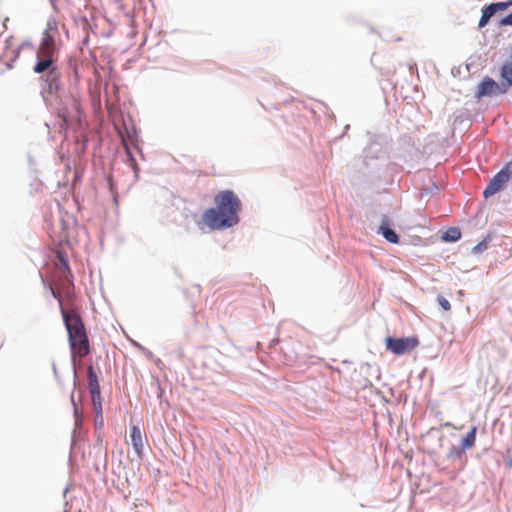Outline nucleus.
Segmentation results:
<instances>
[{"label":"nucleus","mask_w":512,"mask_h":512,"mask_svg":"<svg viewBox=\"0 0 512 512\" xmlns=\"http://www.w3.org/2000/svg\"><path fill=\"white\" fill-rule=\"evenodd\" d=\"M51 293L60 304V310L68 333V340L73 358H84L90 353V344L85 325L74 310H65L60 292L51 288Z\"/></svg>","instance_id":"f03ea898"},{"label":"nucleus","mask_w":512,"mask_h":512,"mask_svg":"<svg viewBox=\"0 0 512 512\" xmlns=\"http://www.w3.org/2000/svg\"><path fill=\"white\" fill-rule=\"evenodd\" d=\"M88 385L91 394L92 404L97 411V413H101V392L100 385L98 381V377L94 368L92 366L88 367Z\"/></svg>","instance_id":"6e6552de"},{"label":"nucleus","mask_w":512,"mask_h":512,"mask_svg":"<svg viewBox=\"0 0 512 512\" xmlns=\"http://www.w3.org/2000/svg\"><path fill=\"white\" fill-rule=\"evenodd\" d=\"M488 247V244L486 241H482L480 243H478L474 248H473V251L476 252V253H479V252H482L484 250H486Z\"/></svg>","instance_id":"f3484780"},{"label":"nucleus","mask_w":512,"mask_h":512,"mask_svg":"<svg viewBox=\"0 0 512 512\" xmlns=\"http://www.w3.org/2000/svg\"><path fill=\"white\" fill-rule=\"evenodd\" d=\"M501 26H510L512 25V12L508 14L506 17L502 18L500 21Z\"/></svg>","instance_id":"a211bd4d"},{"label":"nucleus","mask_w":512,"mask_h":512,"mask_svg":"<svg viewBox=\"0 0 512 512\" xmlns=\"http://www.w3.org/2000/svg\"><path fill=\"white\" fill-rule=\"evenodd\" d=\"M386 348L391 353L395 355H402L414 350L419 341L416 337H406V338H393L387 337L385 339Z\"/></svg>","instance_id":"423d86ee"},{"label":"nucleus","mask_w":512,"mask_h":512,"mask_svg":"<svg viewBox=\"0 0 512 512\" xmlns=\"http://www.w3.org/2000/svg\"><path fill=\"white\" fill-rule=\"evenodd\" d=\"M58 33V28L55 23L49 22L43 32L40 44L38 46L37 57H55L56 56V42L55 36Z\"/></svg>","instance_id":"20e7f679"},{"label":"nucleus","mask_w":512,"mask_h":512,"mask_svg":"<svg viewBox=\"0 0 512 512\" xmlns=\"http://www.w3.org/2000/svg\"><path fill=\"white\" fill-rule=\"evenodd\" d=\"M130 439H131V443L133 445L135 453L138 456H140L143 452L144 443H143L142 432L137 425H132L130 427Z\"/></svg>","instance_id":"9d476101"},{"label":"nucleus","mask_w":512,"mask_h":512,"mask_svg":"<svg viewBox=\"0 0 512 512\" xmlns=\"http://www.w3.org/2000/svg\"><path fill=\"white\" fill-rule=\"evenodd\" d=\"M437 301H438V304L440 305V307L444 310V311H449L451 309V305H450V302L442 297V296H439L437 298Z\"/></svg>","instance_id":"2eb2a0df"},{"label":"nucleus","mask_w":512,"mask_h":512,"mask_svg":"<svg viewBox=\"0 0 512 512\" xmlns=\"http://www.w3.org/2000/svg\"><path fill=\"white\" fill-rule=\"evenodd\" d=\"M476 433H477V427L473 426L472 429L467 433V435L462 440V449H470L474 446L476 441Z\"/></svg>","instance_id":"ddd939ff"},{"label":"nucleus","mask_w":512,"mask_h":512,"mask_svg":"<svg viewBox=\"0 0 512 512\" xmlns=\"http://www.w3.org/2000/svg\"><path fill=\"white\" fill-rule=\"evenodd\" d=\"M512 6V0H507L503 2L491 3L482 9V15L480 17L478 27H485L490 19L498 12L506 11L509 7Z\"/></svg>","instance_id":"0eeeda50"},{"label":"nucleus","mask_w":512,"mask_h":512,"mask_svg":"<svg viewBox=\"0 0 512 512\" xmlns=\"http://www.w3.org/2000/svg\"><path fill=\"white\" fill-rule=\"evenodd\" d=\"M58 116L62 123L60 128L64 131L76 129L82 126L84 115L81 109L80 100L76 97H70L59 109Z\"/></svg>","instance_id":"7ed1b4c3"},{"label":"nucleus","mask_w":512,"mask_h":512,"mask_svg":"<svg viewBox=\"0 0 512 512\" xmlns=\"http://www.w3.org/2000/svg\"><path fill=\"white\" fill-rule=\"evenodd\" d=\"M58 259L63 267L64 272L69 273L70 272L69 265H68V262H67L66 258L64 257V255L58 254Z\"/></svg>","instance_id":"dca6fc26"},{"label":"nucleus","mask_w":512,"mask_h":512,"mask_svg":"<svg viewBox=\"0 0 512 512\" xmlns=\"http://www.w3.org/2000/svg\"><path fill=\"white\" fill-rule=\"evenodd\" d=\"M379 233L390 243L397 244L399 242L397 233L389 227V223L386 219L382 221L379 227Z\"/></svg>","instance_id":"9b49d317"},{"label":"nucleus","mask_w":512,"mask_h":512,"mask_svg":"<svg viewBox=\"0 0 512 512\" xmlns=\"http://www.w3.org/2000/svg\"><path fill=\"white\" fill-rule=\"evenodd\" d=\"M215 207L206 209L202 222L211 230H224L239 223L241 201L231 190H223L214 196Z\"/></svg>","instance_id":"f257e3e1"},{"label":"nucleus","mask_w":512,"mask_h":512,"mask_svg":"<svg viewBox=\"0 0 512 512\" xmlns=\"http://www.w3.org/2000/svg\"><path fill=\"white\" fill-rule=\"evenodd\" d=\"M460 237H461V231L459 230V228H456V227L449 228L442 235V239L444 241H448V242H455V241L459 240Z\"/></svg>","instance_id":"4468645a"},{"label":"nucleus","mask_w":512,"mask_h":512,"mask_svg":"<svg viewBox=\"0 0 512 512\" xmlns=\"http://www.w3.org/2000/svg\"><path fill=\"white\" fill-rule=\"evenodd\" d=\"M512 175V164L507 163L494 177L490 180L488 186L483 192L485 198L491 197L502 190L508 183Z\"/></svg>","instance_id":"39448f33"},{"label":"nucleus","mask_w":512,"mask_h":512,"mask_svg":"<svg viewBox=\"0 0 512 512\" xmlns=\"http://www.w3.org/2000/svg\"><path fill=\"white\" fill-rule=\"evenodd\" d=\"M504 92L505 90H501L499 84L496 81L490 77H484L477 87L476 97L480 99L486 96H493Z\"/></svg>","instance_id":"1a4fd4ad"},{"label":"nucleus","mask_w":512,"mask_h":512,"mask_svg":"<svg viewBox=\"0 0 512 512\" xmlns=\"http://www.w3.org/2000/svg\"><path fill=\"white\" fill-rule=\"evenodd\" d=\"M37 62L34 66L35 73H43L50 69L51 72L54 70L55 57H37Z\"/></svg>","instance_id":"f8f14e48"},{"label":"nucleus","mask_w":512,"mask_h":512,"mask_svg":"<svg viewBox=\"0 0 512 512\" xmlns=\"http://www.w3.org/2000/svg\"><path fill=\"white\" fill-rule=\"evenodd\" d=\"M510 86L512 87V84Z\"/></svg>","instance_id":"6ab92c4d"}]
</instances>
